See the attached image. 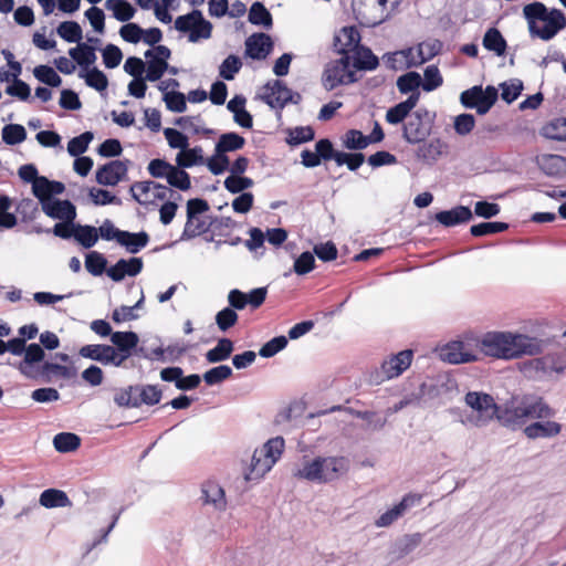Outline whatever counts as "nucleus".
I'll use <instances>...</instances> for the list:
<instances>
[{
    "label": "nucleus",
    "mask_w": 566,
    "mask_h": 566,
    "mask_svg": "<svg viewBox=\"0 0 566 566\" xmlns=\"http://www.w3.org/2000/svg\"><path fill=\"white\" fill-rule=\"evenodd\" d=\"M136 396L138 407L143 403L154 406L159 403L163 391L155 385H136Z\"/></svg>",
    "instance_id": "nucleus-34"
},
{
    "label": "nucleus",
    "mask_w": 566,
    "mask_h": 566,
    "mask_svg": "<svg viewBox=\"0 0 566 566\" xmlns=\"http://www.w3.org/2000/svg\"><path fill=\"white\" fill-rule=\"evenodd\" d=\"M272 38L263 32H256L245 40V55L252 60H264L273 49Z\"/></svg>",
    "instance_id": "nucleus-15"
},
{
    "label": "nucleus",
    "mask_w": 566,
    "mask_h": 566,
    "mask_svg": "<svg viewBox=\"0 0 566 566\" xmlns=\"http://www.w3.org/2000/svg\"><path fill=\"white\" fill-rule=\"evenodd\" d=\"M402 0H354V6L359 4H377L380 9V20L382 22L391 17V14L398 9Z\"/></svg>",
    "instance_id": "nucleus-48"
},
{
    "label": "nucleus",
    "mask_w": 566,
    "mask_h": 566,
    "mask_svg": "<svg viewBox=\"0 0 566 566\" xmlns=\"http://www.w3.org/2000/svg\"><path fill=\"white\" fill-rule=\"evenodd\" d=\"M23 359L17 365L18 370L27 378L34 379L39 377V371L33 370V366L43 361L45 352L38 343L27 345V350L23 353Z\"/></svg>",
    "instance_id": "nucleus-18"
},
{
    "label": "nucleus",
    "mask_w": 566,
    "mask_h": 566,
    "mask_svg": "<svg viewBox=\"0 0 566 566\" xmlns=\"http://www.w3.org/2000/svg\"><path fill=\"white\" fill-rule=\"evenodd\" d=\"M130 161L126 160H112L96 170V181L102 186H116L123 180L128 171Z\"/></svg>",
    "instance_id": "nucleus-14"
},
{
    "label": "nucleus",
    "mask_w": 566,
    "mask_h": 566,
    "mask_svg": "<svg viewBox=\"0 0 566 566\" xmlns=\"http://www.w3.org/2000/svg\"><path fill=\"white\" fill-rule=\"evenodd\" d=\"M509 229V223L501 221H488L473 224L470 228V233L473 237H484L489 234L504 232Z\"/></svg>",
    "instance_id": "nucleus-49"
},
{
    "label": "nucleus",
    "mask_w": 566,
    "mask_h": 566,
    "mask_svg": "<svg viewBox=\"0 0 566 566\" xmlns=\"http://www.w3.org/2000/svg\"><path fill=\"white\" fill-rule=\"evenodd\" d=\"M232 376V368L228 365H219L208 369L202 379L208 386H216Z\"/></svg>",
    "instance_id": "nucleus-50"
},
{
    "label": "nucleus",
    "mask_w": 566,
    "mask_h": 566,
    "mask_svg": "<svg viewBox=\"0 0 566 566\" xmlns=\"http://www.w3.org/2000/svg\"><path fill=\"white\" fill-rule=\"evenodd\" d=\"M33 75L39 82L50 87H59L62 84L61 76L50 65L41 64L35 66L33 69Z\"/></svg>",
    "instance_id": "nucleus-42"
},
{
    "label": "nucleus",
    "mask_w": 566,
    "mask_h": 566,
    "mask_svg": "<svg viewBox=\"0 0 566 566\" xmlns=\"http://www.w3.org/2000/svg\"><path fill=\"white\" fill-rule=\"evenodd\" d=\"M41 209L52 219L71 222L76 218V208L70 200L52 198L42 202Z\"/></svg>",
    "instance_id": "nucleus-16"
},
{
    "label": "nucleus",
    "mask_w": 566,
    "mask_h": 566,
    "mask_svg": "<svg viewBox=\"0 0 566 566\" xmlns=\"http://www.w3.org/2000/svg\"><path fill=\"white\" fill-rule=\"evenodd\" d=\"M93 138H94V135L90 130L84 132L76 137H73L67 143V153L72 157L81 156L82 154H84L87 150Z\"/></svg>",
    "instance_id": "nucleus-51"
},
{
    "label": "nucleus",
    "mask_w": 566,
    "mask_h": 566,
    "mask_svg": "<svg viewBox=\"0 0 566 566\" xmlns=\"http://www.w3.org/2000/svg\"><path fill=\"white\" fill-rule=\"evenodd\" d=\"M265 93L261 99L271 108L283 109L289 103H297L300 94H295L282 81L275 80L264 86Z\"/></svg>",
    "instance_id": "nucleus-10"
},
{
    "label": "nucleus",
    "mask_w": 566,
    "mask_h": 566,
    "mask_svg": "<svg viewBox=\"0 0 566 566\" xmlns=\"http://www.w3.org/2000/svg\"><path fill=\"white\" fill-rule=\"evenodd\" d=\"M166 180L170 187L181 191H187L191 187L190 175L186 171L185 168L179 167L178 164L172 165V169L169 170Z\"/></svg>",
    "instance_id": "nucleus-36"
},
{
    "label": "nucleus",
    "mask_w": 566,
    "mask_h": 566,
    "mask_svg": "<svg viewBox=\"0 0 566 566\" xmlns=\"http://www.w3.org/2000/svg\"><path fill=\"white\" fill-rule=\"evenodd\" d=\"M553 409L537 395H523L506 402V411L500 417V422L506 427L522 426L530 418H551Z\"/></svg>",
    "instance_id": "nucleus-4"
},
{
    "label": "nucleus",
    "mask_w": 566,
    "mask_h": 566,
    "mask_svg": "<svg viewBox=\"0 0 566 566\" xmlns=\"http://www.w3.org/2000/svg\"><path fill=\"white\" fill-rule=\"evenodd\" d=\"M76 370L64 365L56 363L44 361L39 370V376L46 382L52 380L53 375H59L62 378L69 379L74 377Z\"/></svg>",
    "instance_id": "nucleus-33"
},
{
    "label": "nucleus",
    "mask_w": 566,
    "mask_h": 566,
    "mask_svg": "<svg viewBox=\"0 0 566 566\" xmlns=\"http://www.w3.org/2000/svg\"><path fill=\"white\" fill-rule=\"evenodd\" d=\"M353 60V66L357 71H374L379 65L378 57L373 53V51L364 45H358L350 56V61Z\"/></svg>",
    "instance_id": "nucleus-22"
},
{
    "label": "nucleus",
    "mask_w": 566,
    "mask_h": 566,
    "mask_svg": "<svg viewBox=\"0 0 566 566\" xmlns=\"http://www.w3.org/2000/svg\"><path fill=\"white\" fill-rule=\"evenodd\" d=\"M420 144L421 145L417 148L416 156L418 159L429 165H433L447 148V144L440 138H433L429 142L424 140Z\"/></svg>",
    "instance_id": "nucleus-21"
},
{
    "label": "nucleus",
    "mask_w": 566,
    "mask_h": 566,
    "mask_svg": "<svg viewBox=\"0 0 566 566\" xmlns=\"http://www.w3.org/2000/svg\"><path fill=\"white\" fill-rule=\"evenodd\" d=\"M149 242V234L146 231L129 232L126 231L119 238L118 244L124 247L128 253L137 254Z\"/></svg>",
    "instance_id": "nucleus-24"
},
{
    "label": "nucleus",
    "mask_w": 566,
    "mask_h": 566,
    "mask_svg": "<svg viewBox=\"0 0 566 566\" xmlns=\"http://www.w3.org/2000/svg\"><path fill=\"white\" fill-rule=\"evenodd\" d=\"M543 346L544 340L537 337L511 332H490L480 342L483 354L500 359H515L524 355L534 356L542 353Z\"/></svg>",
    "instance_id": "nucleus-1"
},
{
    "label": "nucleus",
    "mask_w": 566,
    "mask_h": 566,
    "mask_svg": "<svg viewBox=\"0 0 566 566\" xmlns=\"http://www.w3.org/2000/svg\"><path fill=\"white\" fill-rule=\"evenodd\" d=\"M163 101L170 112L182 113L187 109L186 95L179 91L165 92Z\"/></svg>",
    "instance_id": "nucleus-57"
},
{
    "label": "nucleus",
    "mask_w": 566,
    "mask_h": 566,
    "mask_svg": "<svg viewBox=\"0 0 566 566\" xmlns=\"http://www.w3.org/2000/svg\"><path fill=\"white\" fill-rule=\"evenodd\" d=\"M443 359L450 364H463L476 360L475 355L464 350L462 342H453L442 350Z\"/></svg>",
    "instance_id": "nucleus-25"
},
{
    "label": "nucleus",
    "mask_w": 566,
    "mask_h": 566,
    "mask_svg": "<svg viewBox=\"0 0 566 566\" xmlns=\"http://www.w3.org/2000/svg\"><path fill=\"white\" fill-rule=\"evenodd\" d=\"M176 164L185 169L206 164L202 147L195 146L189 148L188 146L182 151L177 154Z\"/></svg>",
    "instance_id": "nucleus-29"
},
{
    "label": "nucleus",
    "mask_w": 566,
    "mask_h": 566,
    "mask_svg": "<svg viewBox=\"0 0 566 566\" xmlns=\"http://www.w3.org/2000/svg\"><path fill=\"white\" fill-rule=\"evenodd\" d=\"M464 402L470 407L476 415L470 419V421L476 426L482 427L490 423L493 419L500 421V417L506 411V403L499 406L494 398L482 391H469L464 396Z\"/></svg>",
    "instance_id": "nucleus-5"
},
{
    "label": "nucleus",
    "mask_w": 566,
    "mask_h": 566,
    "mask_svg": "<svg viewBox=\"0 0 566 566\" xmlns=\"http://www.w3.org/2000/svg\"><path fill=\"white\" fill-rule=\"evenodd\" d=\"M562 426L555 421H536L525 427L524 433L528 439L553 438L560 433Z\"/></svg>",
    "instance_id": "nucleus-23"
},
{
    "label": "nucleus",
    "mask_w": 566,
    "mask_h": 566,
    "mask_svg": "<svg viewBox=\"0 0 566 566\" xmlns=\"http://www.w3.org/2000/svg\"><path fill=\"white\" fill-rule=\"evenodd\" d=\"M436 113L424 107H419L412 112L402 126V137L411 145L420 144L431 135Z\"/></svg>",
    "instance_id": "nucleus-6"
},
{
    "label": "nucleus",
    "mask_w": 566,
    "mask_h": 566,
    "mask_svg": "<svg viewBox=\"0 0 566 566\" xmlns=\"http://www.w3.org/2000/svg\"><path fill=\"white\" fill-rule=\"evenodd\" d=\"M53 446L56 451L67 453L75 451L81 446V439L72 432H60L54 436Z\"/></svg>",
    "instance_id": "nucleus-39"
},
{
    "label": "nucleus",
    "mask_w": 566,
    "mask_h": 566,
    "mask_svg": "<svg viewBox=\"0 0 566 566\" xmlns=\"http://www.w3.org/2000/svg\"><path fill=\"white\" fill-rule=\"evenodd\" d=\"M234 349V344L230 338H220L217 345L205 354L209 364H217L227 360Z\"/></svg>",
    "instance_id": "nucleus-27"
},
{
    "label": "nucleus",
    "mask_w": 566,
    "mask_h": 566,
    "mask_svg": "<svg viewBox=\"0 0 566 566\" xmlns=\"http://www.w3.org/2000/svg\"><path fill=\"white\" fill-rule=\"evenodd\" d=\"M254 181L244 176H229L224 179L223 186L231 193H242L244 190L253 187Z\"/></svg>",
    "instance_id": "nucleus-61"
},
{
    "label": "nucleus",
    "mask_w": 566,
    "mask_h": 566,
    "mask_svg": "<svg viewBox=\"0 0 566 566\" xmlns=\"http://www.w3.org/2000/svg\"><path fill=\"white\" fill-rule=\"evenodd\" d=\"M350 469V460L344 455L315 457L305 461L294 472L297 479L317 484H327L345 476Z\"/></svg>",
    "instance_id": "nucleus-2"
},
{
    "label": "nucleus",
    "mask_w": 566,
    "mask_h": 566,
    "mask_svg": "<svg viewBox=\"0 0 566 566\" xmlns=\"http://www.w3.org/2000/svg\"><path fill=\"white\" fill-rule=\"evenodd\" d=\"M521 371L530 379H544L553 373H562L563 367L557 366L556 358L552 355L532 358L521 364Z\"/></svg>",
    "instance_id": "nucleus-11"
},
{
    "label": "nucleus",
    "mask_w": 566,
    "mask_h": 566,
    "mask_svg": "<svg viewBox=\"0 0 566 566\" xmlns=\"http://www.w3.org/2000/svg\"><path fill=\"white\" fill-rule=\"evenodd\" d=\"M109 346L106 344H90L82 346L80 348L78 354L83 358H88L95 361L101 363L102 365H107V359L109 356Z\"/></svg>",
    "instance_id": "nucleus-37"
},
{
    "label": "nucleus",
    "mask_w": 566,
    "mask_h": 566,
    "mask_svg": "<svg viewBox=\"0 0 566 566\" xmlns=\"http://www.w3.org/2000/svg\"><path fill=\"white\" fill-rule=\"evenodd\" d=\"M357 81L355 71L350 70V55L328 62L322 76L323 86L327 91H332L340 85L353 84Z\"/></svg>",
    "instance_id": "nucleus-7"
},
{
    "label": "nucleus",
    "mask_w": 566,
    "mask_h": 566,
    "mask_svg": "<svg viewBox=\"0 0 566 566\" xmlns=\"http://www.w3.org/2000/svg\"><path fill=\"white\" fill-rule=\"evenodd\" d=\"M78 77L84 78L87 86L98 91L103 92L108 86V78L105 75L104 72L98 70L96 66L87 70V71H80Z\"/></svg>",
    "instance_id": "nucleus-38"
},
{
    "label": "nucleus",
    "mask_w": 566,
    "mask_h": 566,
    "mask_svg": "<svg viewBox=\"0 0 566 566\" xmlns=\"http://www.w3.org/2000/svg\"><path fill=\"white\" fill-rule=\"evenodd\" d=\"M244 144H245V139L238 133H234V132L224 133V134L220 135V137L214 146V151L219 153V154L221 153V154L227 155V153L235 151V150L243 148Z\"/></svg>",
    "instance_id": "nucleus-31"
},
{
    "label": "nucleus",
    "mask_w": 566,
    "mask_h": 566,
    "mask_svg": "<svg viewBox=\"0 0 566 566\" xmlns=\"http://www.w3.org/2000/svg\"><path fill=\"white\" fill-rule=\"evenodd\" d=\"M198 19H201V11L198 9H193L191 12L187 14L177 17V19L175 20V29L179 32L190 34L193 27L198 24Z\"/></svg>",
    "instance_id": "nucleus-63"
},
{
    "label": "nucleus",
    "mask_w": 566,
    "mask_h": 566,
    "mask_svg": "<svg viewBox=\"0 0 566 566\" xmlns=\"http://www.w3.org/2000/svg\"><path fill=\"white\" fill-rule=\"evenodd\" d=\"M499 98V92L493 85L484 90L481 85H474L460 94V103L465 108L476 109L479 115H485Z\"/></svg>",
    "instance_id": "nucleus-9"
},
{
    "label": "nucleus",
    "mask_w": 566,
    "mask_h": 566,
    "mask_svg": "<svg viewBox=\"0 0 566 566\" xmlns=\"http://www.w3.org/2000/svg\"><path fill=\"white\" fill-rule=\"evenodd\" d=\"M175 125L181 127L185 130H189L195 135H199V134L211 135V134H213V129L203 127V120L200 115L178 117L175 120Z\"/></svg>",
    "instance_id": "nucleus-41"
},
{
    "label": "nucleus",
    "mask_w": 566,
    "mask_h": 566,
    "mask_svg": "<svg viewBox=\"0 0 566 566\" xmlns=\"http://www.w3.org/2000/svg\"><path fill=\"white\" fill-rule=\"evenodd\" d=\"M422 84V78L418 72L410 71L400 75L397 80V87L401 94L419 92L418 88Z\"/></svg>",
    "instance_id": "nucleus-45"
},
{
    "label": "nucleus",
    "mask_w": 566,
    "mask_h": 566,
    "mask_svg": "<svg viewBox=\"0 0 566 566\" xmlns=\"http://www.w3.org/2000/svg\"><path fill=\"white\" fill-rule=\"evenodd\" d=\"M74 240L84 249H91L98 241L97 228L76 223Z\"/></svg>",
    "instance_id": "nucleus-35"
},
{
    "label": "nucleus",
    "mask_w": 566,
    "mask_h": 566,
    "mask_svg": "<svg viewBox=\"0 0 566 566\" xmlns=\"http://www.w3.org/2000/svg\"><path fill=\"white\" fill-rule=\"evenodd\" d=\"M85 269L93 276H101L107 271V259L97 251H91L85 255Z\"/></svg>",
    "instance_id": "nucleus-43"
},
{
    "label": "nucleus",
    "mask_w": 566,
    "mask_h": 566,
    "mask_svg": "<svg viewBox=\"0 0 566 566\" xmlns=\"http://www.w3.org/2000/svg\"><path fill=\"white\" fill-rule=\"evenodd\" d=\"M39 502L46 509L65 507L72 504L67 494L57 489L44 490L40 495Z\"/></svg>",
    "instance_id": "nucleus-30"
},
{
    "label": "nucleus",
    "mask_w": 566,
    "mask_h": 566,
    "mask_svg": "<svg viewBox=\"0 0 566 566\" xmlns=\"http://www.w3.org/2000/svg\"><path fill=\"white\" fill-rule=\"evenodd\" d=\"M523 14L528 23V31L532 36L544 41L552 40L560 30L566 28V19L559 9L548 10L538 1L526 4Z\"/></svg>",
    "instance_id": "nucleus-3"
},
{
    "label": "nucleus",
    "mask_w": 566,
    "mask_h": 566,
    "mask_svg": "<svg viewBox=\"0 0 566 566\" xmlns=\"http://www.w3.org/2000/svg\"><path fill=\"white\" fill-rule=\"evenodd\" d=\"M413 352L405 349L381 364L380 373H377L376 382L392 379L400 376L411 365Z\"/></svg>",
    "instance_id": "nucleus-12"
},
{
    "label": "nucleus",
    "mask_w": 566,
    "mask_h": 566,
    "mask_svg": "<svg viewBox=\"0 0 566 566\" xmlns=\"http://www.w3.org/2000/svg\"><path fill=\"white\" fill-rule=\"evenodd\" d=\"M202 500L206 504H211L217 510L226 509V496L223 489L216 482H206L202 485Z\"/></svg>",
    "instance_id": "nucleus-26"
},
{
    "label": "nucleus",
    "mask_w": 566,
    "mask_h": 566,
    "mask_svg": "<svg viewBox=\"0 0 566 566\" xmlns=\"http://www.w3.org/2000/svg\"><path fill=\"white\" fill-rule=\"evenodd\" d=\"M287 343V337L284 335L275 336L261 346L259 355L263 358H271L283 350Z\"/></svg>",
    "instance_id": "nucleus-58"
},
{
    "label": "nucleus",
    "mask_w": 566,
    "mask_h": 566,
    "mask_svg": "<svg viewBox=\"0 0 566 566\" xmlns=\"http://www.w3.org/2000/svg\"><path fill=\"white\" fill-rule=\"evenodd\" d=\"M502 90L501 97L507 104L513 103L521 95L523 91V82L518 78H513L509 82H503L500 84Z\"/></svg>",
    "instance_id": "nucleus-60"
},
{
    "label": "nucleus",
    "mask_w": 566,
    "mask_h": 566,
    "mask_svg": "<svg viewBox=\"0 0 566 566\" xmlns=\"http://www.w3.org/2000/svg\"><path fill=\"white\" fill-rule=\"evenodd\" d=\"M420 496L416 494H407L402 497V500L396 504L392 509L382 513L375 522L378 527H387L390 526L395 521H397L402 514L407 511V509L413 506L416 503L420 501Z\"/></svg>",
    "instance_id": "nucleus-19"
},
{
    "label": "nucleus",
    "mask_w": 566,
    "mask_h": 566,
    "mask_svg": "<svg viewBox=\"0 0 566 566\" xmlns=\"http://www.w3.org/2000/svg\"><path fill=\"white\" fill-rule=\"evenodd\" d=\"M113 347L136 348L139 337L135 332H114L111 336Z\"/></svg>",
    "instance_id": "nucleus-62"
},
{
    "label": "nucleus",
    "mask_w": 566,
    "mask_h": 566,
    "mask_svg": "<svg viewBox=\"0 0 566 566\" xmlns=\"http://www.w3.org/2000/svg\"><path fill=\"white\" fill-rule=\"evenodd\" d=\"M482 44L488 51L494 52L497 56L504 55L507 48L506 40L496 28L488 29L483 36Z\"/></svg>",
    "instance_id": "nucleus-28"
},
{
    "label": "nucleus",
    "mask_w": 566,
    "mask_h": 566,
    "mask_svg": "<svg viewBox=\"0 0 566 566\" xmlns=\"http://www.w3.org/2000/svg\"><path fill=\"white\" fill-rule=\"evenodd\" d=\"M283 448L284 439L276 437L266 441L260 450H255L251 459V474L259 478L268 472L282 454Z\"/></svg>",
    "instance_id": "nucleus-8"
},
{
    "label": "nucleus",
    "mask_w": 566,
    "mask_h": 566,
    "mask_svg": "<svg viewBox=\"0 0 566 566\" xmlns=\"http://www.w3.org/2000/svg\"><path fill=\"white\" fill-rule=\"evenodd\" d=\"M315 132L311 126H296L287 130L286 143L290 146H297L313 140Z\"/></svg>",
    "instance_id": "nucleus-47"
},
{
    "label": "nucleus",
    "mask_w": 566,
    "mask_h": 566,
    "mask_svg": "<svg viewBox=\"0 0 566 566\" xmlns=\"http://www.w3.org/2000/svg\"><path fill=\"white\" fill-rule=\"evenodd\" d=\"M248 20L251 24L262 25L266 30L273 25L272 14L260 1L253 2L250 7Z\"/></svg>",
    "instance_id": "nucleus-32"
},
{
    "label": "nucleus",
    "mask_w": 566,
    "mask_h": 566,
    "mask_svg": "<svg viewBox=\"0 0 566 566\" xmlns=\"http://www.w3.org/2000/svg\"><path fill=\"white\" fill-rule=\"evenodd\" d=\"M473 212L467 206H457L450 210H442L436 213L434 219L444 227H455L469 222Z\"/></svg>",
    "instance_id": "nucleus-20"
},
{
    "label": "nucleus",
    "mask_w": 566,
    "mask_h": 566,
    "mask_svg": "<svg viewBox=\"0 0 566 566\" xmlns=\"http://www.w3.org/2000/svg\"><path fill=\"white\" fill-rule=\"evenodd\" d=\"M208 230L206 221L200 217H196V219L190 220L187 218L184 231L180 235V241L191 240L205 233Z\"/></svg>",
    "instance_id": "nucleus-55"
},
{
    "label": "nucleus",
    "mask_w": 566,
    "mask_h": 566,
    "mask_svg": "<svg viewBox=\"0 0 566 566\" xmlns=\"http://www.w3.org/2000/svg\"><path fill=\"white\" fill-rule=\"evenodd\" d=\"M57 34L66 42H80L83 38L81 25L76 21L61 22L56 29Z\"/></svg>",
    "instance_id": "nucleus-46"
},
{
    "label": "nucleus",
    "mask_w": 566,
    "mask_h": 566,
    "mask_svg": "<svg viewBox=\"0 0 566 566\" xmlns=\"http://www.w3.org/2000/svg\"><path fill=\"white\" fill-rule=\"evenodd\" d=\"M368 145L367 136L358 129H349L343 137V146L349 150H361L367 148Z\"/></svg>",
    "instance_id": "nucleus-53"
},
{
    "label": "nucleus",
    "mask_w": 566,
    "mask_h": 566,
    "mask_svg": "<svg viewBox=\"0 0 566 566\" xmlns=\"http://www.w3.org/2000/svg\"><path fill=\"white\" fill-rule=\"evenodd\" d=\"M422 542V534L420 533H413V534H407L399 538L395 543V553L397 554V558H402L406 555L413 552Z\"/></svg>",
    "instance_id": "nucleus-40"
},
{
    "label": "nucleus",
    "mask_w": 566,
    "mask_h": 566,
    "mask_svg": "<svg viewBox=\"0 0 566 566\" xmlns=\"http://www.w3.org/2000/svg\"><path fill=\"white\" fill-rule=\"evenodd\" d=\"M214 319L218 328L227 332L238 323L239 315L233 308L227 306L216 314Z\"/></svg>",
    "instance_id": "nucleus-64"
},
{
    "label": "nucleus",
    "mask_w": 566,
    "mask_h": 566,
    "mask_svg": "<svg viewBox=\"0 0 566 566\" xmlns=\"http://www.w3.org/2000/svg\"><path fill=\"white\" fill-rule=\"evenodd\" d=\"M543 135L549 139L566 142V117L556 118L543 128Z\"/></svg>",
    "instance_id": "nucleus-56"
},
{
    "label": "nucleus",
    "mask_w": 566,
    "mask_h": 566,
    "mask_svg": "<svg viewBox=\"0 0 566 566\" xmlns=\"http://www.w3.org/2000/svg\"><path fill=\"white\" fill-rule=\"evenodd\" d=\"M423 76L424 78L422 81L421 87L426 92H432L440 87L443 83L442 75L436 65H428L424 69Z\"/></svg>",
    "instance_id": "nucleus-59"
},
{
    "label": "nucleus",
    "mask_w": 566,
    "mask_h": 566,
    "mask_svg": "<svg viewBox=\"0 0 566 566\" xmlns=\"http://www.w3.org/2000/svg\"><path fill=\"white\" fill-rule=\"evenodd\" d=\"M27 139V130L20 124H8L2 128V140L10 146L21 144Z\"/></svg>",
    "instance_id": "nucleus-52"
},
{
    "label": "nucleus",
    "mask_w": 566,
    "mask_h": 566,
    "mask_svg": "<svg viewBox=\"0 0 566 566\" xmlns=\"http://www.w3.org/2000/svg\"><path fill=\"white\" fill-rule=\"evenodd\" d=\"M242 67V61L238 55L230 54L219 66V75L227 81H232Z\"/></svg>",
    "instance_id": "nucleus-54"
},
{
    "label": "nucleus",
    "mask_w": 566,
    "mask_h": 566,
    "mask_svg": "<svg viewBox=\"0 0 566 566\" xmlns=\"http://www.w3.org/2000/svg\"><path fill=\"white\" fill-rule=\"evenodd\" d=\"M114 402L119 408H138L136 385L115 390Z\"/></svg>",
    "instance_id": "nucleus-44"
},
{
    "label": "nucleus",
    "mask_w": 566,
    "mask_h": 566,
    "mask_svg": "<svg viewBox=\"0 0 566 566\" xmlns=\"http://www.w3.org/2000/svg\"><path fill=\"white\" fill-rule=\"evenodd\" d=\"M442 43L439 40L422 42L417 49L408 48L402 50V56L406 59V67H417L433 59L441 51Z\"/></svg>",
    "instance_id": "nucleus-13"
},
{
    "label": "nucleus",
    "mask_w": 566,
    "mask_h": 566,
    "mask_svg": "<svg viewBox=\"0 0 566 566\" xmlns=\"http://www.w3.org/2000/svg\"><path fill=\"white\" fill-rule=\"evenodd\" d=\"M144 263L142 258L133 256L128 260L119 259L114 265L109 266L106 274L114 282H120L128 276H136L143 270Z\"/></svg>",
    "instance_id": "nucleus-17"
}]
</instances>
